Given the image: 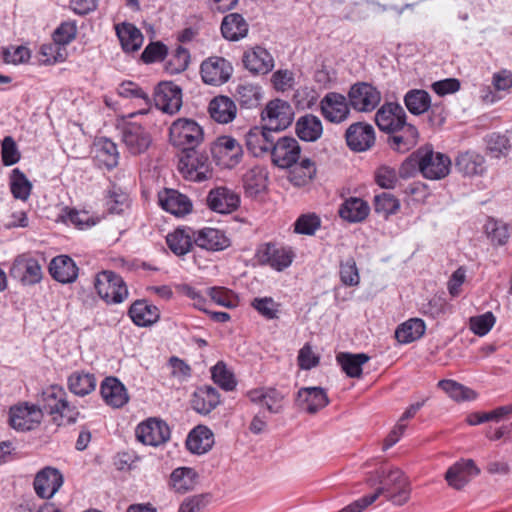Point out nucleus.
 <instances>
[{"mask_svg":"<svg viewBox=\"0 0 512 512\" xmlns=\"http://www.w3.org/2000/svg\"><path fill=\"white\" fill-rule=\"evenodd\" d=\"M375 481L380 484L379 488L372 493L376 500L381 494L395 505L405 504L410 497V487L407 477L398 468H381L374 474Z\"/></svg>","mask_w":512,"mask_h":512,"instance_id":"nucleus-1","label":"nucleus"},{"mask_svg":"<svg viewBox=\"0 0 512 512\" xmlns=\"http://www.w3.org/2000/svg\"><path fill=\"white\" fill-rule=\"evenodd\" d=\"M38 406L42 412L50 415H59L66 418L69 422H75L79 417L77 407L70 405L67 400V393L63 387L51 385L43 390L38 399Z\"/></svg>","mask_w":512,"mask_h":512,"instance_id":"nucleus-2","label":"nucleus"},{"mask_svg":"<svg viewBox=\"0 0 512 512\" xmlns=\"http://www.w3.org/2000/svg\"><path fill=\"white\" fill-rule=\"evenodd\" d=\"M420 162V173L429 180H441L448 176L451 169V159L444 153L434 151L431 145L417 149Z\"/></svg>","mask_w":512,"mask_h":512,"instance_id":"nucleus-3","label":"nucleus"},{"mask_svg":"<svg viewBox=\"0 0 512 512\" xmlns=\"http://www.w3.org/2000/svg\"><path fill=\"white\" fill-rule=\"evenodd\" d=\"M172 145L183 150H193L203 140L202 128L192 119L180 118L169 129Z\"/></svg>","mask_w":512,"mask_h":512,"instance_id":"nucleus-4","label":"nucleus"},{"mask_svg":"<svg viewBox=\"0 0 512 512\" xmlns=\"http://www.w3.org/2000/svg\"><path fill=\"white\" fill-rule=\"evenodd\" d=\"M98 295L108 304L122 303L128 297V289L123 278L113 271H102L95 279Z\"/></svg>","mask_w":512,"mask_h":512,"instance_id":"nucleus-5","label":"nucleus"},{"mask_svg":"<svg viewBox=\"0 0 512 512\" xmlns=\"http://www.w3.org/2000/svg\"><path fill=\"white\" fill-rule=\"evenodd\" d=\"M179 170L187 180L194 182H202L212 177L209 157L194 149L180 159Z\"/></svg>","mask_w":512,"mask_h":512,"instance_id":"nucleus-6","label":"nucleus"},{"mask_svg":"<svg viewBox=\"0 0 512 512\" xmlns=\"http://www.w3.org/2000/svg\"><path fill=\"white\" fill-rule=\"evenodd\" d=\"M293 117L291 105L280 99L270 101L262 112L264 126L272 132L286 129L292 123Z\"/></svg>","mask_w":512,"mask_h":512,"instance_id":"nucleus-7","label":"nucleus"},{"mask_svg":"<svg viewBox=\"0 0 512 512\" xmlns=\"http://www.w3.org/2000/svg\"><path fill=\"white\" fill-rule=\"evenodd\" d=\"M43 420L42 409L35 404L27 402L11 407L9 422L13 429L30 431L36 429Z\"/></svg>","mask_w":512,"mask_h":512,"instance_id":"nucleus-8","label":"nucleus"},{"mask_svg":"<svg viewBox=\"0 0 512 512\" xmlns=\"http://www.w3.org/2000/svg\"><path fill=\"white\" fill-rule=\"evenodd\" d=\"M121 141L126 151L136 156L148 150L152 144V137L142 125L129 122L122 128Z\"/></svg>","mask_w":512,"mask_h":512,"instance_id":"nucleus-9","label":"nucleus"},{"mask_svg":"<svg viewBox=\"0 0 512 512\" xmlns=\"http://www.w3.org/2000/svg\"><path fill=\"white\" fill-rule=\"evenodd\" d=\"M256 256L261 264L268 265L277 271H283L291 265L294 253L291 248L265 243L258 248Z\"/></svg>","mask_w":512,"mask_h":512,"instance_id":"nucleus-10","label":"nucleus"},{"mask_svg":"<svg viewBox=\"0 0 512 512\" xmlns=\"http://www.w3.org/2000/svg\"><path fill=\"white\" fill-rule=\"evenodd\" d=\"M137 439L150 446H160L170 439L169 426L160 419L149 418L136 427Z\"/></svg>","mask_w":512,"mask_h":512,"instance_id":"nucleus-11","label":"nucleus"},{"mask_svg":"<svg viewBox=\"0 0 512 512\" xmlns=\"http://www.w3.org/2000/svg\"><path fill=\"white\" fill-rule=\"evenodd\" d=\"M10 275L23 285H34L41 281L42 269L37 259L28 254H21L14 259Z\"/></svg>","mask_w":512,"mask_h":512,"instance_id":"nucleus-12","label":"nucleus"},{"mask_svg":"<svg viewBox=\"0 0 512 512\" xmlns=\"http://www.w3.org/2000/svg\"><path fill=\"white\" fill-rule=\"evenodd\" d=\"M348 96L350 106L359 112L373 111L381 101V93L371 84L364 82L354 84Z\"/></svg>","mask_w":512,"mask_h":512,"instance_id":"nucleus-13","label":"nucleus"},{"mask_svg":"<svg viewBox=\"0 0 512 512\" xmlns=\"http://www.w3.org/2000/svg\"><path fill=\"white\" fill-rule=\"evenodd\" d=\"M154 103L157 109L173 115L182 107V90L173 82H161L155 89Z\"/></svg>","mask_w":512,"mask_h":512,"instance_id":"nucleus-14","label":"nucleus"},{"mask_svg":"<svg viewBox=\"0 0 512 512\" xmlns=\"http://www.w3.org/2000/svg\"><path fill=\"white\" fill-rule=\"evenodd\" d=\"M301 147L293 137H282L274 142L271 150L272 162L279 168H291L300 158Z\"/></svg>","mask_w":512,"mask_h":512,"instance_id":"nucleus-15","label":"nucleus"},{"mask_svg":"<svg viewBox=\"0 0 512 512\" xmlns=\"http://www.w3.org/2000/svg\"><path fill=\"white\" fill-rule=\"evenodd\" d=\"M210 210L219 214H230L240 206V196L226 186L211 189L206 198Z\"/></svg>","mask_w":512,"mask_h":512,"instance_id":"nucleus-16","label":"nucleus"},{"mask_svg":"<svg viewBox=\"0 0 512 512\" xmlns=\"http://www.w3.org/2000/svg\"><path fill=\"white\" fill-rule=\"evenodd\" d=\"M211 153L220 165L232 168L240 161L242 147L236 139L230 136H221L213 143Z\"/></svg>","mask_w":512,"mask_h":512,"instance_id":"nucleus-17","label":"nucleus"},{"mask_svg":"<svg viewBox=\"0 0 512 512\" xmlns=\"http://www.w3.org/2000/svg\"><path fill=\"white\" fill-rule=\"evenodd\" d=\"M233 67L229 61L222 57H209L202 62L200 72L206 84L218 86L227 82L232 74Z\"/></svg>","mask_w":512,"mask_h":512,"instance_id":"nucleus-18","label":"nucleus"},{"mask_svg":"<svg viewBox=\"0 0 512 512\" xmlns=\"http://www.w3.org/2000/svg\"><path fill=\"white\" fill-rule=\"evenodd\" d=\"M346 97L340 93L329 92L320 101V109L323 117L331 123L344 122L349 114L350 108Z\"/></svg>","mask_w":512,"mask_h":512,"instance_id":"nucleus-19","label":"nucleus"},{"mask_svg":"<svg viewBox=\"0 0 512 512\" xmlns=\"http://www.w3.org/2000/svg\"><path fill=\"white\" fill-rule=\"evenodd\" d=\"M375 122L383 132H398L406 122V113L398 103H385L376 112Z\"/></svg>","mask_w":512,"mask_h":512,"instance_id":"nucleus-20","label":"nucleus"},{"mask_svg":"<svg viewBox=\"0 0 512 512\" xmlns=\"http://www.w3.org/2000/svg\"><path fill=\"white\" fill-rule=\"evenodd\" d=\"M479 474L480 469L472 459H461L448 468L445 480L451 488L461 490Z\"/></svg>","mask_w":512,"mask_h":512,"instance_id":"nucleus-21","label":"nucleus"},{"mask_svg":"<svg viewBox=\"0 0 512 512\" xmlns=\"http://www.w3.org/2000/svg\"><path fill=\"white\" fill-rule=\"evenodd\" d=\"M345 139L352 151L363 152L374 145L375 131L370 124L363 122L353 123L346 130Z\"/></svg>","mask_w":512,"mask_h":512,"instance_id":"nucleus-22","label":"nucleus"},{"mask_svg":"<svg viewBox=\"0 0 512 512\" xmlns=\"http://www.w3.org/2000/svg\"><path fill=\"white\" fill-rule=\"evenodd\" d=\"M63 476L61 472L52 467H45L36 474L34 489L36 494L44 499L51 498L62 486Z\"/></svg>","mask_w":512,"mask_h":512,"instance_id":"nucleus-23","label":"nucleus"},{"mask_svg":"<svg viewBox=\"0 0 512 512\" xmlns=\"http://www.w3.org/2000/svg\"><path fill=\"white\" fill-rule=\"evenodd\" d=\"M160 206L167 212L177 217H183L191 213L192 201L185 195L174 189H165L158 195Z\"/></svg>","mask_w":512,"mask_h":512,"instance_id":"nucleus-24","label":"nucleus"},{"mask_svg":"<svg viewBox=\"0 0 512 512\" xmlns=\"http://www.w3.org/2000/svg\"><path fill=\"white\" fill-rule=\"evenodd\" d=\"M328 403V396L321 387H303L297 392V406L309 414L317 413Z\"/></svg>","mask_w":512,"mask_h":512,"instance_id":"nucleus-25","label":"nucleus"},{"mask_svg":"<svg viewBox=\"0 0 512 512\" xmlns=\"http://www.w3.org/2000/svg\"><path fill=\"white\" fill-rule=\"evenodd\" d=\"M248 398L252 403L264 406L270 413L278 414L283 410L285 396L274 387H261L249 391Z\"/></svg>","mask_w":512,"mask_h":512,"instance_id":"nucleus-26","label":"nucleus"},{"mask_svg":"<svg viewBox=\"0 0 512 512\" xmlns=\"http://www.w3.org/2000/svg\"><path fill=\"white\" fill-rule=\"evenodd\" d=\"M194 243L208 251H221L231 244L230 239L219 229L205 227L195 231Z\"/></svg>","mask_w":512,"mask_h":512,"instance_id":"nucleus-27","label":"nucleus"},{"mask_svg":"<svg viewBox=\"0 0 512 512\" xmlns=\"http://www.w3.org/2000/svg\"><path fill=\"white\" fill-rule=\"evenodd\" d=\"M100 393L105 403L113 408H121L129 401L127 389L115 377H107L102 381Z\"/></svg>","mask_w":512,"mask_h":512,"instance_id":"nucleus-28","label":"nucleus"},{"mask_svg":"<svg viewBox=\"0 0 512 512\" xmlns=\"http://www.w3.org/2000/svg\"><path fill=\"white\" fill-rule=\"evenodd\" d=\"M272 131L263 127L251 128L245 136L247 149L255 156L260 157L272 150L274 139Z\"/></svg>","mask_w":512,"mask_h":512,"instance_id":"nucleus-29","label":"nucleus"},{"mask_svg":"<svg viewBox=\"0 0 512 512\" xmlns=\"http://www.w3.org/2000/svg\"><path fill=\"white\" fill-rule=\"evenodd\" d=\"M243 64L253 74H267L274 67L272 55L260 46H257L243 55Z\"/></svg>","mask_w":512,"mask_h":512,"instance_id":"nucleus-30","label":"nucleus"},{"mask_svg":"<svg viewBox=\"0 0 512 512\" xmlns=\"http://www.w3.org/2000/svg\"><path fill=\"white\" fill-rule=\"evenodd\" d=\"M49 272L53 279L63 284L72 283L78 277V267L67 255L54 257L49 264Z\"/></svg>","mask_w":512,"mask_h":512,"instance_id":"nucleus-31","label":"nucleus"},{"mask_svg":"<svg viewBox=\"0 0 512 512\" xmlns=\"http://www.w3.org/2000/svg\"><path fill=\"white\" fill-rule=\"evenodd\" d=\"M220 404V394L217 389L204 385L198 387L191 399L192 408L199 414L207 415Z\"/></svg>","mask_w":512,"mask_h":512,"instance_id":"nucleus-32","label":"nucleus"},{"mask_svg":"<svg viewBox=\"0 0 512 512\" xmlns=\"http://www.w3.org/2000/svg\"><path fill=\"white\" fill-rule=\"evenodd\" d=\"M295 132L302 141L315 142L323 134L322 121L313 114L300 116L295 123Z\"/></svg>","mask_w":512,"mask_h":512,"instance_id":"nucleus-33","label":"nucleus"},{"mask_svg":"<svg viewBox=\"0 0 512 512\" xmlns=\"http://www.w3.org/2000/svg\"><path fill=\"white\" fill-rule=\"evenodd\" d=\"M455 167L464 176H481L486 171L485 158L474 151H467L458 155Z\"/></svg>","mask_w":512,"mask_h":512,"instance_id":"nucleus-34","label":"nucleus"},{"mask_svg":"<svg viewBox=\"0 0 512 512\" xmlns=\"http://www.w3.org/2000/svg\"><path fill=\"white\" fill-rule=\"evenodd\" d=\"M389 134H391L388 140L390 147L400 153H405L413 148L417 144L419 136L417 128L407 122L401 126L398 132Z\"/></svg>","mask_w":512,"mask_h":512,"instance_id":"nucleus-35","label":"nucleus"},{"mask_svg":"<svg viewBox=\"0 0 512 512\" xmlns=\"http://www.w3.org/2000/svg\"><path fill=\"white\" fill-rule=\"evenodd\" d=\"M129 316L137 326L146 327L158 321L160 311L146 300H137L131 305Z\"/></svg>","mask_w":512,"mask_h":512,"instance_id":"nucleus-36","label":"nucleus"},{"mask_svg":"<svg viewBox=\"0 0 512 512\" xmlns=\"http://www.w3.org/2000/svg\"><path fill=\"white\" fill-rule=\"evenodd\" d=\"M214 444L212 431L206 426L195 427L188 435L186 440L187 449L195 454H204L208 452Z\"/></svg>","mask_w":512,"mask_h":512,"instance_id":"nucleus-37","label":"nucleus"},{"mask_svg":"<svg viewBox=\"0 0 512 512\" xmlns=\"http://www.w3.org/2000/svg\"><path fill=\"white\" fill-rule=\"evenodd\" d=\"M235 103L227 96H217L209 104V113L212 119L221 124H227L236 117Z\"/></svg>","mask_w":512,"mask_h":512,"instance_id":"nucleus-38","label":"nucleus"},{"mask_svg":"<svg viewBox=\"0 0 512 512\" xmlns=\"http://www.w3.org/2000/svg\"><path fill=\"white\" fill-rule=\"evenodd\" d=\"M195 231L190 227L177 228L166 237V242L171 251L182 256L187 254L194 243Z\"/></svg>","mask_w":512,"mask_h":512,"instance_id":"nucleus-39","label":"nucleus"},{"mask_svg":"<svg viewBox=\"0 0 512 512\" xmlns=\"http://www.w3.org/2000/svg\"><path fill=\"white\" fill-rule=\"evenodd\" d=\"M221 33L229 41H238L246 37L248 23L241 14L230 13L226 15L221 23Z\"/></svg>","mask_w":512,"mask_h":512,"instance_id":"nucleus-40","label":"nucleus"},{"mask_svg":"<svg viewBox=\"0 0 512 512\" xmlns=\"http://www.w3.org/2000/svg\"><path fill=\"white\" fill-rule=\"evenodd\" d=\"M370 211L369 205L361 198L346 199L339 208V216L350 223L361 222L366 219Z\"/></svg>","mask_w":512,"mask_h":512,"instance_id":"nucleus-41","label":"nucleus"},{"mask_svg":"<svg viewBox=\"0 0 512 512\" xmlns=\"http://www.w3.org/2000/svg\"><path fill=\"white\" fill-rule=\"evenodd\" d=\"M197 473L190 467H178L170 475L169 487L176 493L185 494L194 489Z\"/></svg>","mask_w":512,"mask_h":512,"instance_id":"nucleus-42","label":"nucleus"},{"mask_svg":"<svg viewBox=\"0 0 512 512\" xmlns=\"http://www.w3.org/2000/svg\"><path fill=\"white\" fill-rule=\"evenodd\" d=\"M96 384L95 375L84 370L74 371L67 379V386L70 392L80 397L92 393L96 388Z\"/></svg>","mask_w":512,"mask_h":512,"instance_id":"nucleus-43","label":"nucleus"},{"mask_svg":"<svg viewBox=\"0 0 512 512\" xmlns=\"http://www.w3.org/2000/svg\"><path fill=\"white\" fill-rule=\"evenodd\" d=\"M116 34L122 49L127 52H135L143 43L141 31L131 23H121L116 26Z\"/></svg>","mask_w":512,"mask_h":512,"instance_id":"nucleus-44","label":"nucleus"},{"mask_svg":"<svg viewBox=\"0 0 512 512\" xmlns=\"http://www.w3.org/2000/svg\"><path fill=\"white\" fill-rule=\"evenodd\" d=\"M268 175L265 168L254 166L243 175V186L249 196H256L266 189Z\"/></svg>","mask_w":512,"mask_h":512,"instance_id":"nucleus-45","label":"nucleus"},{"mask_svg":"<svg viewBox=\"0 0 512 512\" xmlns=\"http://www.w3.org/2000/svg\"><path fill=\"white\" fill-rule=\"evenodd\" d=\"M426 330L422 319L412 318L401 324L395 331V337L399 343L407 344L420 339Z\"/></svg>","mask_w":512,"mask_h":512,"instance_id":"nucleus-46","label":"nucleus"},{"mask_svg":"<svg viewBox=\"0 0 512 512\" xmlns=\"http://www.w3.org/2000/svg\"><path fill=\"white\" fill-rule=\"evenodd\" d=\"M9 188L15 199L26 202L31 195L33 185L23 171L14 168L9 175Z\"/></svg>","mask_w":512,"mask_h":512,"instance_id":"nucleus-47","label":"nucleus"},{"mask_svg":"<svg viewBox=\"0 0 512 512\" xmlns=\"http://www.w3.org/2000/svg\"><path fill=\"white\" fill-rule=\"evenodd\" d=\"M337 362L347 376L358 378L362 374V366L368 362L369 356L365 353H339L336 357Z\"/></svg>","mask_w":512,"mask_h":512,"instance_id":"nucleus-48","label":"nucleus"},{"mask_svg":"<svg viewBox=\"0 0 512 512\" xmlns=\"http://www.w3.org/2000/svg\"><path fill=\"white\" fill-rule=\"evenodd\" d=\"M404 103L411 114L421 115L431 107V97L425 90L412 89L406 93Z\"/></svg>","mask_w":512,"mask_h":512,"instance_id":"nucleus-49","label":"nucleus"},{"mask_svg":"<svg viewBox=\"0 0 512 512\" xmlns=\"http://www.w3.org/2000/svg\"><path fill=\"white\" fill-rule=\"evenodd\" d=\"M315 174V163L305 158L300 163H296L292 166L289 173V180L294 186L302 187L308 184L314 178Z\"/></svg>","mask_w":512,"mask_h":512,"instance_id":"nucleus-50","label":"nucleus"},{"mask_svg":"<svg viewBox=\"0 0 512 512\" xmlns=\"http://www.w3.org/2000/svg\"><path fill=\"white\" fill-rule=\"evenodd\" d=\"M486 149L491 157L500 159L508 156L511 149L510 139L507 135L492 132L485 137Z\"/></svg>","mask_w":512,"mask_h":512,"instance_id":"nucleus-51","label":"nucleus"},{"mask_svg":"<svg viewBox=\"0 0 512 512\" xmlns=\"http://www.w3.org/2000/svg\"><path fill=\"white\" fill-rule=\"evenodd\" d=\"M261 97V88L256 84L242 83L237 86L236 98L242 107L249 109L257 107Z\"/></svg>","mask_w":512,"mask_h":512,"instance_id":"nucleus-52","label":"nucleus"},{"mask_svg":"<svg viewBox=\"0 0 512 512\" xmlns=\"http://www.w3.org/2000/svg\"><path fill=\"white\" fill-rule=\"evenodd\" d=\"M439 387L455 401H471L476 398V393L454 380H441Z\"/></svg>","mask_w":512,"mask_h":512,"instance_id":"nucleus-53","label":"nucleus"},{"mask_svg":"<svg viewBox=\"0 0 512 512\" xmlns=\"http://www.w3.org/2000/svg\"><path fill=\"white\" fill-rule=\"evenodd\" d=\"M211 376L214 383L225 391H232L236 388L237 382L234 374L227 368L223 361L217 362L211 368Z\"/></svg>","mask_w":512,"mask_h":512,"instance_id":"nucleus-54","label":"nucleus"},{"mask_svg":"<svg viewBox=\"0 0 512 512\" xmlns=\"http://www.w3.org/2000/svg\"><path fill=\"white\" fill-rule=\"evenodd\" d=\"M340 280L345 286L354 287L360 283L359 270L353 257H348L340 261L339 265Z\"/></svg>","mask_w":512,"mask_h":512,"instance_id":"nucleus-55","label":"nucleus"},{"mask_svg":"<svg viewBox=\"0 0 512 512\" xmlns=\"http://www.w3.org/2000/svg\"><path fill=\"white\" fill-rule=\"evenodd\" d=\"M486 232L492 243L499 246L505 245L510 237L508 225L495 219L487 221Z\"/></svg>","mask_w":512,"mask_h":512,"instance_id":"nucleus-56","label":"nucleus"},{"mask_svg":"<svg viewBox=\"0 0 512 512\" xmlns=\"http://www.w3.org/2000/svg\"><path fill=\"white\" fill-rule=\"evenodd\" d=\"M21 159V153L12 136H5L1 142V160L4 166H12Z\"/></svg>","mask_w":512,"mask_h":512,"instance_id":"nucleus-57","label":"nucleus"},{"mask_svg":"<svg viewBox=\"0 0 512 512\" xmlns=\"http://www.w3.org/2000/svg\"><path fill=\"white\" fill-rule=\"evenodd\" d=\"M106 206L110 213L121 214L129 206L128 195L120 189L113 188L108 193Z\"/></svg>","mask_w":512,"mask_h":512,"instance_id":"nucleus-58","label":"nucleus"},{"mask_svg":"<svg viewBox=\"0 0 512 512\" xmlns=\"http://www.w3.org/2000/svg\"><path fill=\"white\" fill-rule=\"evenodd\" d=\"M251 305L261 316L268 320L278 318L280 304L271 297L255 298Z\"/></svg>","mask_w":512,"mask_h":512,"instance_id":"nucleus-59","label":"nucleus"},{"mask_svg":"<svg viewBox=\"0 0 512 512\" xmlns=\"http://www.w3.org/2000/svg\"><path fill=\"white\" fill-rule=\"evenodd\" d=\"M375 211L385 217L394 214L400 208L399 200L390 193L383 192L375 197Z\"/></svg>","mask_w":512,"mask_h":512,"instance_id":"nucleus-60","label":"nucleus"},{"mask_svg":"<svg viewBox=\"0 0 512 512\" xmlns=\"http://www.w3.org/2000/svg\"><path fill=\"white\" fill-rule=\"evenodd\" d=\"M207 294L217 305L234 308L238 305L237 297L228 289L223 287H211L207 289Z\"/></svg>","mask_w":512,"mask_h":512,"instance_id":"nucleus-61","label":"nucleus"},{"mask_svg":"<svg viewBox=\"0 0 512 512\" xmlns=\"http://www.w3.org/2000/svg\"><path fill=\"white\" fill-rule=\"evenodd\" d=\"M495 316L492 312H486L479 316L471 317L469 320L470 329L478 336H485L494 326Z\"/></svg>","mask_w":512,"mask_h":512,"instance_id":"nucleus-62","label":"nucleus"},{"mask_svg":"<svg viewBox=\"0 0 512 512\" xmlns=\"http://www.w3.org/2000/svg\"><path fill=\"white\" fill-rule=\"evenodd\" d=\"M66 219L80 230L91 228L99 221L98 218L93 217L87 211H78L76 209H69Z\"/></svg>","mask_w":512,"mask_h":512,"instance_id":"nucleus-63","label":"nucleus"},{"mask_svg":"<svg viewBox=\"0 0 512 512\" xmlns=\"http://www.w3.org/2000/svg\"><path fill=\"white\" fill-rule=\"evenodd\" d=\"M320 225L321 220L316 214H304L296 220L294 230L298 234L313 235Z\"/></svg>","mask_w":512,"mask_h":512,"instance_id":"nucleus-64","label":"nucleus"}]
</instances>
